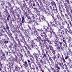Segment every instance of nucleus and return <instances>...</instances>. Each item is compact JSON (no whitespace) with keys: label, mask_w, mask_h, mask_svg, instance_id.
I'll return each instance as SVG.
<instances>
[{"label":"nucleus","mask_w":72,"mask_h":72,"mask_svg":"<svg viewBox=\"0 0 72 72\" xmlns=\"http://www.w3.org/2000/svg\"><path fill=\"white\" fill-rule=\"evenodd\" d=\"M48 31L47 29H45L43 31V33H41L40 34V35L41 37V38H40V39H41L42 41H43V40H44V38H45V39H46L47 38L48 36L46 33H47Z\"/></svg>","instance_id":"obj_1"},{"label":"nucleus","mask_w":72,"mask_h":72,"mask_svg":"<svg viewBox=\"0 0 72 72\" xmlns=\"http://www.w3.org/2000/svg\"><path fill=\"white\" fill-rule=\"evenodd\" d=\"M47 29H46L48 31H49V34H48V35L50 37H52V33L53 35H55V32L53 31V30H52L50 28V26L47 27Z\"/></svg>","instance_id":"obj_2"},{"label":"nucleus","mask_w":72,"mask_h":72,"mask_svg":"<svg viewBox=\"0 0 72 72\" xmlns=\"http://www.w3.org/2000/svg\"><path fill=\"white\" fill-rule=\"evenodd\" d=\"M64 35L65 36V37H66V39H69L70 40L71 39V37L68 36V33H67V31H68V30H67V29H64Z\"/></svg>","instance_id":"obj_3"},{"label":"nucleus","mask_w":72,"mask_h":72,"mask_svg":"<svg viewBox=\"0 0 72 72\" xmlns=\"http://www.w3.org/2000/svg\"><path fill=\"white\" fill-rule=\"evenodd\" d=\"M21 17L22 18V21H21V19L20 18H19V23L21 25H22V23H23L25 22V21L24 20V16L22 15H21Z\"/></svg>","instance_id":"obj_4"},{"label":"nucleus","mask_w":72,"mask_h":72,"mask_svg":"<svg viewBox=\"0 0 72 72\" xmlns=\"http://www.w3.org/2000/svg\"><path fill=\"white\" fill-rule=\"evenodd\" d=\"M58 44L59 45L60 47H58L57 48V49H58V51H60V50L61 51L62 50V46L63 43L62 42H60L59 41H58Z\"/></svg>","instance_id":"obj_5"},{"label":"nucleus","mask_w":72,"mask_h":72,"mask_svg":"<svg viewBox=\"0 0 72 72\" xmlns=\"http://www.w3.org/2000/svg\"><path fill=\"white\" fill-rule=\"evenodd\" d=\"M29 43L32 44V48H33V49L36 48V46H37V45H35V43H33V40H32L31 42H30Z\"/></svg>","instance_id":"obj_6"},{"label":"nucleus","mask_w":72,"mask_h":72,"mask_svg":"<svg viewBox=\"0 0 72 72\" xmlns=\"http://www.w3.org/2000/svg\"><path fill=\"white\" fill-rule=\"evenodd\" d=\"M57 35L61 37L62 36V30H59L58 32L57 33Z\"/></svg>","instance_id":"obj_7"},{"label":"nucleus","mask_w":72,"mask_h":72,"mask_svg":"<svg viewBox=\"0 0 72 72\" xmlns=\"http://www.w3.org/2000/svg\"><path fill=\"white\" fill-rule=\"evenodd\" d=\"M39 19L40 21V22H41V20L42 21H44L45 20V17H44V16L43 15H41Z\"/></svg>","instance_id":"obj_8"},{"label":"nucleus","mask_w":72,"mask_h":72,"mask_svg":"<svg viewBox=\"0 0 72 72\" xmlns=\"http://www.w3.org/2000/svg\"><path fill=\"white\" fill-rule=\"evenodd\" d=\"M37 31H35V33H37V35L38 36H39V35H38V33H40V32H41V31H43V30H42V28H41L40 29H37Z\"/></svg>","instance_id":"obj_9"},{"label":"nucleus","mask_w":72,"mask_h":72,"mask_svg":"<svg viewBox=\"0 0 72 72\" xmlns=\"http://www.w3.org/2000/svg\"><path fill=\"white\" fill-rule=\"evenodd\" d=\"M45 13L47 14V15H51V14H50V12L49 11L46 10L45 11Z\"/></svg>","instance_id":"obj_10"},{"label":"nucleus","mask_w":72,"mask_h":72,"mask_svg":"<svg viewBox=\"0 0 72 72\" xmlns=\"http://www.w3.org/2000/svg\"><path fill=\"white\" fill-rule=\"evenodd\" d=\"M33 55H34L35 58H36V60H37V58H39V55H38V54H37V53H36L34 54Z\"/></svg>","instance_id":"obj_11"},{"label":"nucleus","mask_w":72,"mask_h":72,"mask_svg":"<svg viewBox=\"0 0 72 72\" xmlns=\"http://www.w3.org/2000/svg\"><path fill=\"white\" fill-rule=\"evenodd\" d=\"M24 64H23V65L25 67V68H27L28 67V64H27V61H25L24 62Z\"/></svg>","instance_id":"obj_12"},{"label":"nucleus","mask_w":72,"mask_h":72,"mask_svg":"<svg viewBox=\"0 0 72 72\" xmlns=\"http://www.w3.org/2000/svg\"><path fill=\"white\" fill-rule=\"evenodd\" d=\"M60 24L59 25H58V26H60V28L59 26H57V27L58 28L59 30H60L61 31H62L61 30H62V27L63 28H64V27L63 26H60Z\"/></svg>","instance_id":"obj_13"},{"label":"nucleus","mask_w":72,"mask_h":72,"mask_svg":"<svg viewBox=\"0 0 72 72\" xmlns=\"http://www.w3.org/2000/svg\"><path fill=\"white\" fill-rule=\"evenodd\" d=\"M50 4L53 6L54 5H55V6H56V4H55V2H54V1L53 0H52V1L51 3H50Z\"/></svg>","instance_id":"obj_14"},{"label":"nucleus","mask_w":72,"mask_h":72,"mask_svg":"<svg viewBox=\"0 0 72 72\" xmlns=\"http://www.w3.org/2000/svg\"><path fill=\"white\" fill-rule=\"evenodd\" d=\"M57 17L58 21H61V22H63V20L62 19V18H61V17H60L59 16H57Z\"/></svg>","instance_id":"obj_15"},{"label":"nucleus","mask_w":72,"mask_h":72,"mask_svg":"<svg viewBox=\"0 0 72 72\" xmlns=\"http://www.w3.org/2000/svg\"><path fill=\"white\" fill-rule=\"evenodd\" d=\"M45 51H46V54H48V52H50V50H49V49H46V48L45 49Z\"/></svg>","instance_id":"obj_16"},{"label":"nucleus","mask_w":72,"mask_h":72,"mask_svg":"<svg viewBox=\"0 0 72 72\" xmlns=\"http://www.w3.org/2000/svg\"><path fill=\"white\" fill-rule=\"evenodd\" d=\"M58 64L60 66V67H62L63 66V63H58Z\"/></svg>","instance_id":"obj_17"},{"label":"nucleus","mask_w":72,"mask_h":72,"mask_svg":"<svg viewBox=\"0 0 72 72\" xmlns=\"http://www.w3.org/2000/svg\"><path fill=\"white\" fill-rule=\"evenodd\" d=\"M27 61H28V64H30V65H31V64H32V62H30V60L28 59Z\"/></svg>","instance_id":"obj_18"},{"label":"nucleus","mask_w":72,"mask_h":72,"mask_svg":"<svg viewBox=\"0 0 72 72\" xmlns=\"http://www.w3.org/2000/svg\"><path fill=\"white\" fill-rule=\"evenodd\" d=\"M51 51L52 52V53H53V54H55V50L54 49H53L51 50Z\"/></svg>","instance_id":"obj_19"},{"label":"nucleus","mask_w":72,"mask_h":72,"mask_svg":"<svg viewBox=\"0 0 72 72\" xmlns=\"http://www.w3.org/2000/svg\"><path fill=\"white\" fill-rule=\"evenodd\" d=\"M35 40H36V41H37L38 42L40 41V39H39V37H37V39H35Z\"/></svg>","instance_id":"obj_20"},{"label":"nucleus","mask_w":72,"mask_h":72,"mask_svg":"<svg viewBox=\"0 0 72 72\" xmlns=\"http://www.w3.org/2000/svg\"><path fill=\"white\" fill-rule=\"evenodd\" d=\"M69 31L68 30V33H72V30H71L70 29H69Z\"/></svg>","instance_id":"obj_21"},{"label":"nucleus","mask_w":72,"mask_h":72,"mask_svg":"<svg viewBox=\"0 0 72 72\" xmlns=\"http://www.w3.org/2000/svg\"><path fill=\"white\" fill-rule=\"evenodd\" d=\"M49 47L50 50H52L53 49V47H52L51 46H50Z\"/></svg>","instance_id":"obj_22"},{"label":"nucleus","mask_w":72,"mask_h":72,"mask_svg":"<svg viewBox=\"0 0 72 72\" xmlns=\"http://www.w3.org/2000/svg\"><path fill=\"white\" fill-rule=\"evenodd\" d=\"M53 25L54 27H56V26H57V23H56V22H54Z\"/></svg>","instance_id":"obj_23"},{"label":"nucleus","mask_w":72,"mask_h":72,"mask_svg":"<svg viewBox=\"0 0 72 72\" xmlns=\"http://www.w3.org/2000/svg\"><path fill=\"white\" fill-rule=\"evenodd\" d=\"M27 52L29 55H31V54H30V52L29 51H28V50H27Z\"/></svg>","instance_id":"obj_24"},{"label":"nucleus","mask_w":72,"mask_h":72,"mask_svg":"<svg viewBox=\"0 0 72 72\" xmlns=\"http://www.w3.org/2000/svg\"><path fill=\"white\" fill-rule=\"evenodd\" d=\"M43 57L44 58V57H46V54L44 53L43 55Z\"/></svg>","instance_id":"obj_25"},{"label":"nucleus","mask_w":72,"mask_h":72,"mask_svg":"<svg viewBox=\"0 0 72 72\" xmlns=\"http://www.w3.org/2000/svg\"><path fill=\"white\" fill-rule=\"evenodd\" d=\"M51 25V23L50 22L48 23V27H50V26Z\"/></svg>","instance_id":"obj_26"},{"label":"nucleus","mask_w":72,"mask_h":72,"mask_svg":"<svg viewBox=\"0 0 72 72\" xmlns=\"http://www.w3.org/2000/svg\"><path fill=\"white\" fill-rule=\"evenodd\" d=\"M6 29H7L8 30L9 29V27H8V24H6Z\"/></svg>","instance_id":"obj_27"},{"label":"nucleus","mask_w":72,"mask_h":72,"mask_svg":"<svg viewBox=\"0 0 72 72\" xmlns=\"http://www.w3.org/2000/svg\"><path fill=\"white\" fill-rule=\"evenodd\" d=\"M55 41L56 42H54L55 44H57V42H58V40H57V39H56Z\"/></svg>","instance_id":"obj_28"},{"label":"nucleus","mask_w":72,"mask_h":72,"mask_svg":"<svg viewBox=\"0 0 72 72\" xmlns=\"http://www.w3.org/2000/svg\"><path fill=\"white\" fill-rule=\"evenodd\" d=\"M54 35H55V37L56 38V39H58V37L57 35H55V34H53Z\"/></svg>","instance_id":"obj_29"},{"label":"nucleus","mask_w":72,"mask_h":72,"mask_svg":"<svg viewBox=\"0 0 72 72\" xmlns=\"http://www.w3.org/2000/svg\"><path fill=\"white\" fill-rule=\"evenodd\" d=\"M46 28H47V26H43V29L44 30H46Z\"/></svg>","instance_id":"obj_30"},{"label":"nucleus","mask_w":72,"mask_h":72,"mask_svg":"<svg viewBox=\"0 0 72 72\" xmlns=\"http://www.w3.org/2000/svg\"><path fill=\"white\" fill-rule=\"evenodd\" d=\"M64 65H65L66 67L65 69H68V67H67V65H66V64H64Z\"/></svg>","instance_id":"obj_31"},{"label":"nucleus","mask_w":72,"mask_h":72,"mask_svg":"<svg viewBox=\"0 0 72 72\" xmlns=\"http://www.w3.org/2000/svg\"><path fill=\"white\" fill-rule=\"evenodd\" d=\"M49 59L51 61V62H53V60H52V59H51V57H49Z\"/></svg>","instance_id":"obj_32"},{"label":"nucleus","mask_w":72,"mask_h":72,"mask_svg":"<svg viewBox=\"0 0 72 72\" xmlns=\"http://www.w3.org/2000/svg\"><path fill=\"white\" fill-rule=\"evenodd\" d=\"M68 58H69V57L68 56H66L65 57V59H68Z\"/></svg>","instance_id":"obj_33"},{"label":"nucleus","mask_w":72,"mask_h":72,"mask_svg":"<svg viewBox=\"0 0 72 72\" xmlns=\"http://www.w3.org/2000/svg\"><path fill=\"white\" fill-rule=\"evenodd\" d=\"M28 27L29 28L28 29V30H30L31 31V27H30L29 25H28Z\"/></svg>","instance_id":"obj_34"},{"label":"nucleus","mask_w":72,"mask_h":72,"mask_svg":"<svg viewBox=\"0 0 72 72\" xmlns=\"http://www.w3.org/2000/svg\"><path fill=\"white\" fill-rule=\"evenodd\" d=\"M23 6L24 8H27V6H26V5L25 4H23Z\"/></svg>","instance_id":"obj_35"},{"label":"nucleus","mask_w":72,"mask_h":72,"mask_svg":"<svg viewBox=\"0 0 72 72\" xmlns=\"http://www.w3.org/2000/svg\"><path fill=\"white\" fill-rule=\"evenodd\" d=\"M26 46H27L28 48V49H29V50H31V48H30V47L29 46H28L27 44H26Z\"/></svg>","instance_id":"obj_36"},{"label":"nucleus","mask_w":72,"mask_h":72,"mask_svg":"<svg viewBox=\"0 0 72 72\" xmlns=\"http://www.w3.org/2000/svg\"><path fill=\"white\" fill-rule=\"evenodd\" d=\"M15 69L16 71H18V69L17 67H15Z\"/></svg>","instance_id":"obj_37"},{"label":"nucleus","mask_w":72,"mask_h":72,"mask_svg":"<svg viewBox=\"0 0 72 72\" xmlns=\"http://www.w3.org/2000/svg\"><path fill=\"white\" fill-rule=\"evenodd\" d=\"M36 3L37 5H38V6H40V5L39 4V3L38 2H36Z\"/></svg>","instance_id":"obj_38"},{"label":"nucleus","mask_w":72,"mask_h":72,"mask_svg":"<svg viewBox=\"0 0 72 72\" xmlns=\"http://www.w3.org/2000/svg\"><path fill=\"white\" fill-rule=\"evenodd\" d=\"M30 57L31 58H33V59H34V58H33V55H30Z\"/></svg>","instance_id":"obj_39"},{"label":"nucleus","mask_w":72,"mask_h":72,"mask_svg":"<svg viewBox=\"0 0 72 72\" xmlns=\"http://www.w3.org/2000/svg\"><path fill=\"white\" fill-rule=\"evenodd\" d=\"M65 22L66 23V24L68 26V25H69V24L67 23V21H65Z\"/></svg>","instance_id":"obj_40"},{"label":"nucleus","mask_w":72,"mask_h":72,"mask_svg":"<svg viewBox=\"0 0 72 72\" xmlns=\"http://www.w3.org/2000/svg\"><path fill=\"white\" fill-rule=\"evenodd\" d=\"M65 1L67 2V3H69V0H65Z\"/></svg>","instance_id":"obj_41"},{"label":"nucleus","mask_w":72,"mask_h":72,"mask_svg":"<svg viewBox=\"0 0 72 72\" xmlns=\"http://www.w3.org/2000/svg\"><path fill=\"white\" fill-rule=\"evenodd\" d=\"M24 54L25 55H26V57H27V55L26 54V51H24Z\"/></svg>","instance_id":"obj_42"},{"label":"nucleus","mask_w":72,"mask_h":72,"mask_svg":"<svg viewBox=\"0 0 72 72\" xmlns=\"http://www.w3.org/2000/svg\"><path fill=\"white\" fill-rule=\"evenodd\" d=\"M32 29L34 30L35 31H36V28H35V27H34L33 28H32Z\"/></svg>","instance_id":"obj_43"},{"label":"nucleus","mask_w":72,"mask_h":72,"mask_svg":"<svg viewBox=\"0 0 72 72\" xmlns=\"http://www.w3.org/2000/svg\"><path fill=\"white\" fill-rule=\"evenodd\" d=\"M62 9H63V11H62V12L63 13H65V9H64V8H63Z\"/></svg>","instance_id":"obj_44"},{"label":"nucleus","mask_w":72,"mask_h":72,"mask_svg":"<svg viewBox=\"0 0 72 72\" xmlns=\"http://www.w3.org/2000/svg\"><path fill=\"white\" fill-rule=\"evenodd\" d=\"M42 55H43V54H44V50H42Z\"/></svg>","instance_id":"obj_45"},{"label":"nucleus","mask_w":72,"mask_h":72,"mask_svg":"<svg viewBox=\"0 0 72 72\" xmlns=\"http://www.w3.org/2000/svg\"><path fill=\"white\" fill-rule=\"evenodd\" d=\"M19 36H22V33H20V32H19Z\"/></svg>","instance_id":"obj_46"},{"label":"nucleus","mask_w":72,"mask_h":72,"mask_svg":"<svg viewBox=\"0 0 72 72\" xmlns=\"http://www.w3.org/2000/svg\"><path fill=\"white\" fill-rule=\"evenodd\" d=\"M69 16L70 18H71V19H72V15H69Z\"/></svg>","instance_id":"obj_47"},{"label":"nucleus","mask_w":72,"mask_h":72,"mask_svg":"<svg viewBox=\"0 0 72 72\" xmlns=\"http://www.w3.org/2000/svg\"><path fill=\"white\" fill-rule=\"evenodd\" d=\"M68 29L69 30L70 29V27H69V25H68Z\"/></svg>","instance_id":"obj_48"},{"label":"nucleus","mask_w":72,"mask_h":72,"mask_svg":"<svg viewBox=\"0 0 72 72\" xmlns=\"http://www.w3.org/2000/svg\"><path fill=\"white\" fill-rule=\"evenodd\" d=\"M53 59L54 60H55V57H52Z\"/></svg>","instance_id":"obj_49"},{"label":"nucleus","mask_w":72,"mask_h":72,"mask_svg":"<svg viewBox=\"0 0 72 72\" xmlns=\"http://www.w3.org/2000/svg\"><path fill=\"white\" fill-rule=\"evenodd\" d=\"M66 12H67V13H68V12H69V11H68V10L67 9H66Z\"/></svg>","instance_id":"obj_50"},{"label":"nucleus","mask_w":72,"mask_h":72,"mask_svg":"<svg viewBox=\"0 0 72 72\" xmlns=\"http://www.w3.org/2000/svg\"><path fill=\"white\" fill-rule=\"evenodd\" d=\"M36 69L37 70H38V69H39V68H38V67H37V66H36Z\"/></svg>","instance_id":"obj_51"},{"label":"nucleus","mask_w":72,"mask_h":72,"mask_svg":"<svg viewBox=\"0 0 72 72\" xmlns=\"http://www.w3.org/2000/svg\"><path fill=\"white\" fill-rule=\"evenodd\" d=\"M62 60L63 61V60H65V59H64V57H62Z\"/></svg>","instance_id":"obj_52"},{"label":"nucleus","mask_w":72,"mask_h":72,"mask_svg":"<svg viewBox=\"0 0 72 72\" xmlns=\"http://www.w3.org/2000/svg\"><path fill=\"white\" fill-rule=\"evenodd\" d=\"M62 24L63 25H64V24H65V22H62Z\"/></svg>","instance_id":"obj_53"},{"label":"nucleus","mask_w":72,"mask_h":72,"mask_svg":"<svg viewBox=\"0 0 72 72\" xmlns=\"http://www.w3.org/2000/svg\"><path fill=\"white\" fill-rule=\"evenodd\" d=\"M40 63H43V62L42 61V60H40Z\"/></svg>","instance_id":"obj_54"},{"label":"nucleus","mask_w":72,"mask_h":72,"mask_svg":"<svg viewBox=\"0 0 72 72\" xmlns=\"http://www.w3.org/2000/svg\"><path fill=\"white\" fill-rule=\"evenodd\" d=\"M21 31H24V30L23 28L21 29Z\"/></svg>","instance_id":"obj_55"},{"label":"nucleus","mask_w":72,"mask_h":72,"mask_svg":"<svg viewBox=\"0 0 72 72\" xmlns=\"http://www.w3.org/2000/svg\"><path fill=\"white\" fill-rule=\"evenodd\" d=\"M48 42L49 44H51V41L49 40H48Z\"/></svg>","instance_id":"obj_56"},{"label":"nucleus","mask_w":72,"mask_h":72,"mask_svg":"<svg viewBox=\"0 0 72 72\" xmlns=\"http://www.w3.org/2000/svg\"><path fill=\"white\" fill-rule=\"evenodd\" d=\"M66 69L67 71L68 72H69V71L68 70V69Z\"/></svg>","instance_id":"obj_57"},{"label":"nucleus","mask_w":72,"mask_h":72,"mask_svg":"<svg viewBox=\"0 0 72 72\" xmlns=\"http://www.w3.org/2000/svg\"><path fill=\"white\" fill-rule=\"evenodd\" d=\"M63 63H64V64H66L65 63H66V61L65 60H64L63 61Z\"/></svg>","instance_id":"obj_58"},{"label":"nucleus","mask_w":72,"mask_h":72,"mask_svg":"<svg viewBox=\"0 0 72 72\" xmlns=\"http://www.w3.org/2000/svg\"><path fill=\"white\" fill-rule=\"evenodd\" d=\"M24 48H25L26 49V50H27V47H26V46H24Z\"/></svg>","instance_id":"obj_59"},{"label":"nucleus","mask_w":72,"mask_h":72,"mask_svg":"<svg viewBox=\"0 0 72 72\" xmlns=\"http://www.w3.org/2000/svg\"><path fill=\"white\" fill-rule=\"evenodd\" d=\"M19 54H20L21 56V57H23V55L21 54V53H19Z\"/></svg>","instance_id":"obj_60"},{"label":"nucleus","mask_w":72,"mask_h":72,"mask_svg":"<svg viewBox=\"0 0 72 72\" xmlns=\"http://www.w3.org/2000/svg\"><path fill=\"white\" fill-rule=\"evenodd\" d=\"M33 6H35V2H33Z\"/></svg>","instance_id":"obj_61"},{"label":"nucleus","mask_w":72,"mask_h":72,"mask_svg":"<svg viewBox=\"0 0 72 72\" xmlns=\"http://www.w3.org/2000/svg\"><path fill=\"white\" fill-rule=\"evenodd\" d=\"M57 68L58 69H60V68L58 67V66H57Z\"/></svg>","instance_id":"obj_62"},{"label":"nucleus","mask_w":72,"mask_h":72,"mask_svg":"<svg viewBox=\"0 0 72 72\" xmlns=\"http://www.w3.org/2000/svg\"><path fill=\"white\" fill-rule=\"evenodd\" d=\"M46 49H49V47H48V46H46Z\"/></svg>","instance_id":"obj_63"},{"label":"nucleus","mask_w":72,"mask_h":72,"mask_svg":"<svg viewBox=\"0 0 72 72\" xmlns=\"http://www.w3.org/2000/svg\"><path fill=\"white\" fill-rule=\"evenodd\" d=\"M70 26L71 27H72V24L70 23Z\"/></svg>","instance_id":"obj_64"}]
</instances>
